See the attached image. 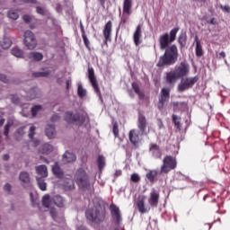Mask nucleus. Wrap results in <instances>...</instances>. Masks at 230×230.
Listing matches in <instances>:
<instances>
[{
    "instance_id": "nucleus-56",
    "label": "nucleus",
    "mask_w": 230,
    "mask_h": 230,
    "mask_svg": "<svg viewBox=\"0 0 230 230\" xmlns=\"http://www.w3.org/2000/svg\"><path fill=\"white\" fill-rule=\"evenodd\" d=\"M49 213H50V216L52 217L53 220H55L57 218V209L51 208Z\"/></svg>"
},
{
    "instance_id": "nucleus-53",
    "label": "nucleus",
    "mask_w": 230,
    "mask_h": 230,
    "mask_svg": "<svg viewBox=\"0 0 230 230\" xmlns=\"http://www.w3.org/2000/svg\"><path fill=\"white\" fill-rule=\"evenodd\" d=\"M22 19H23L24 22H26V24H30V22H31V16H30L28 14H24L22 16Z\"/></svg>"
},
{
    "instance_id": "nucleus-23",
    "label": "nucleus",
    "mask_w": 230,
    "mask_h": 230,
    "mask_svg": "<svg viewBox=\"0 0 230 230\" xmlns=\"http://www.w3.org/2000/svg\"><path fill=\"white\" fill-rule=\"evenodd\" d=\"M52 172L57 179H62L64 177V171H62L58 163L52 166Z\"/></svg>"
},
{
    "instance_id": "nucleus-55",
    "label": "nucleus",
    "mask_w": 230,
    "mask_h": 230,
    "mask_svg": "<svg viewBox=\"0 0 230 230\" xmlns=\"http://www.w3.org/2000/svg\"><path fill=\"white\" fill-rule=\"evenodd\" d=\"M0 81L4 82V84H8V82H10L8 77H6V75H4L3 74H0Z\"/></svg>"
},
{
    "instance_id": "nucleus-13",
    "label": "nucleus",
    "mask_w": 230,
    "mask_h": 230,
    "mask_svg": "<svg viewBox=\"0 0 230 230\" xmlns=\"http://www.w3.org/2000/svg\"><path fill=\"white\" fill-rule=\"evenodd\" d=\"M148 125V122L146 121V117L143 114L138 115L137 119V128L141 132V136H146V126Z\"/></svg>"
},
{
    "instance_id": "nucleus-64",
    "label": "nucleus",
    "mask_w": 230,
    "mask_h": 230,
    "mask_svg": "<svg viewBox=\"0 0 230 230\" xmlns=\"http://www.w3.org/2000/svg\"><path fill=\"white\" fill-rule=\"evenodd\" d=\"M3 159H4V161H9L10 160V155H8V154L4 155Z\"/></svg>"
},
{
    "instance_id": "nucleus-38",
    "label": "nucleus",
    "mask_w": 230,
    "mask_h": 230,
    "mask_svg": "<svg viewBox=\"0 0 230 230\" xmlns=\"http://www.w3.org/2000/svg\"><path fill=\"white\" fill-rule=\"evenodd\" d=\"M41 202H42V206H44V208H49V206L51 204V199H50L49 194H46L45 196H43Z\"/></svg>"
},
{
    "instance_id": "nucleus-34",
    "label": "nucleus",
    "mask_w": 230,
    "mask_h": 230,
    "mask_svg": "<svg viewBox=\"0 0 230 230\" xmlns=\"http://www.w3.org/2000/svg\"><path fill=\"white\" fill-rule=\"evenodd\" d=\"M37 182L41 191H46V190H48V184L46 183L43 178H37Z\"/></svg>"
},
{
    "instance_id": "nucleus-22",
    "label": "nucleus",
    "mask_w": 230,
    "mask_h": 230,
    "mask_svg": "<svg viewBox=\"0 0 230 230\" xmlns=\"http://www.w3.org/2000/svg\"><path fill=\"white\" fill-rule=\"evenodd\" d=\"M63 188L65 191L75 190V181H73V179H65L63 181Z\"/></svg>"
},
{
    "instance_id": "nucleus-50",
    "label": "nucleus",
    "mask_w": 230,
    "mask_h": 230,
    "mask_svg": "<svg viewBox=\"0 0 230 230\" xmlns=\"http://www.w3.org/2000/svg\"><path fill=\"white\" fill-rule=\"evenodd\" d=\"M28 94H30L29 100H35V98L39 97L37 96V88L31 89Z\"/></svg>"
},
{
    "instance_id": "nucleus-16",
    "label": "nucleus",
    "mask_w": 230,
    "mask_h": 230,
    "mask_svg": "<svg viewBox=\"0 0 230 230\" xmlns=\"http://www.w3.org/2000/svg\"><path fill=\"white\" fill-rule=\"evenodd\" d=\"M103 37L105 39L104 44L107 46V42L111 40V35L112 33V22L109 21L105 25L102 31Z\"/></svg>"
},
{
    "instance_id": "nucleus-41",
    "label": "nucleus",
    "mask_w": 230,
    "mask_h": 230,
    "mask_svg": "<svg viewBox=\"0 0 230 230\" xmlns=\"http://www.w3.org/2000/svg\"><path fill=\"white\" fill-rule=\"evenodd\" d=\"M172 123H174V126L178 130H181V117H178L177 115H172Z\"/></svg>"
},
{
    "instance_id": "nucleus-59",
    "label": "nucleus",
    "mask_w": 230,
    "mask_h": 230,
    "mask_svg": "<svg viewBox=\"0 0 230 230\" xmlns=\"http://www.w3.org/2000/svg\"><path fill=\"white\" fill-rule=\"evenodd\" d=\"M12 102L13 103H14L15 105L19 104V98H17L15 95H13L12 97Z\"/></svg>"
},
{
    "instance_id": "nucleus-43",
    "label": "nucleus",
    "mask_w": 230,
    "mask_h": 230,
    "mask_svg": "<svg viewBox=\"0 0 230 230\" xmlns=\"http://www.w3.org/2000/svg\"><path fill=\"white\" fill-rule=\"evenodd\" d=\"M7 15L9 19H13V21H17V19H19V13L15 10H10Z\"/></svg>"
},
{
    "instance_id": "nucleus-18",
    "label": "nucleus",
    "mask_w": 230,
    "mask_h": 230,
    "mask_svg": "<svg viewBox=\"0 0 230 230\" xmlns=\"http://www.w3.org/2000/svg\"><path fill=\"white\" fill-rule=\"evenodd\" d=\"M142 28L143 25L138 24L136 28V31L133 34V40L135 42V46H139V44H141V37H142Z\"/></svg>"
},
{
    "instance_id": "nucleus-3",
    "label": "nucleus",
    "mask_w": 230,
    "mask_h": 230,
    "mask_svg": "<svg viewBox=\"0 0 230 230\" xmlns=\"http://www.w3.org/2000/svg\"><path fill=\"white\" fill-rule=\"evenodd\" d=\"M75 181L80 188V190H88V188H91V181L89 180V174L84 168H79L75 175Z\"/></svg>"
},
{
    "instance_id": "nucleus-52",
    "label": "nucleus",
    "mask_w": 230,
    "mask_h": 230,
    "mask_svg": "<svg viewBox=\"0 0 230 230\" xmlns=\"http://www.w3.org/2000/svg\"><path fill=\"white\" fill-rule=\"evenodd\" d=\"M35 130H37L35 126L30 128L29 139H33V137H35Z\"/></svg>"
},
{
    "instance_id": "nucleus-62",
    "label": "nucleus",
    "mask_w": 230,
    "mask_h": 230,
    "mask_svg": "<svg viewBox=\"0 0 230 230\" xmlns=\"http://www.w3.org/2000/svg\"><path fill=\"white\" fill-rule=\"evenodd\" d=\"M58 119H60V117H58V115H53L51 117V121H58Z\"/></svg>"
},
{
    "instance_id": "nucleus-35",
    "label": "nucleus",
    "mask_w": 230,
    "mask_h": 230,
    "mask_svg": "<svg viewBox=\"0 0 230 230\" xmlns=\"http://www.w3.org/2000/svg\"><path fill=\"white\" fill-rule=\"evenodd\" d=\"M97 164L99 170L102 172L103 168H105V157L100 155L97 158Z\"/></svg>"
},
{
    "instance_id": "nucleus-17",
    "label": "nucleus",
    "mask_w": 230,
    "mask_h": 230,
    "mask_svg": "<svg viewBox=\"0 0 230 230\" xmlns=\"http://www.w3.org/2000/svg\"><path fill=\"white\" fill-rule=\"evenodd\" d=\"M149 152H151L155 159H161V157H163V152H161V147H159L157 144H150Z\"/></svg>"
},
{
    "instance_id": "nucleus-40",
    "label": "nucleus",
    "mask_w": 230,
    "mask_h": 230,
    "mask_svg": "<svg viewBox=\"0 0 230 230\" xmlns=\"http://www.w3.org/2000/svg\"><path fill=\"white\" fill-rule=\"evenodd\" d=\"M172 105L174 112H177V111H182V107H184L186 103L176 102H172Z\"/></svg>"
},
{
    "instance_id": "nucleus-29",
    "label": "nucleus",
    "mask_w": 230,
    "mask_h": 230,
    "mask_svg": "<svg viewBox=\"0 0 230 230\" xmlns=\"http://www.w3.org/2000/svg\"><path fill=\"white\" fill-rule=\"evenodd\" d=\"M179 80V76L175 72H169L166 74V82L167 84H175Z\"/></svg>"
},
{
    "instance_id": "nucleus-47",
    "label": "nucleus",
    "mask_w": 230,
    "mask_h": 230,
    "mask_svg": "<svg viewBox=\"0 0 230 230\" xmlns=\"http://www.w3.org/2000/svg\"><path fill=\"white\" fill-rule=\"evenodd\" d=\"M82 39L87 50L91 51V41H89V38H87V34H84V36H82Z\"/></svg>"
},
{
    "instance_id": "nucleus-28",
    "label": "nucleus",
    "mask_w": 230,
    "mask_h": 230,
    "mask_svg": "<svg viewBox=\"0 0 230 230\" xmlns=\"http://www.w3.org/2000/svg\"><path fill=\"white\" fill-rule=\"evenodd\" d=\"M29 58L34 62H40L44 58V55L40 52H31L29 53Z\"/></svg>"
},
{
    "instance_id": "nucleus-26",
    "label": "nucleus",
    "mask_w": 230,
    "mask_h": 230,
    "mask_svg": "<svg viewBox=\"0 0 230 230\" xmlns=\"http://www.w3.org/2000/svg\"><path fill=\"white\" fill-rule=\"evenodd\" d=\"M158 173L157 170H149L146 174V177L151 184H154L155 182V179H157Z\"/></svg>"
},
{
    "instance_id": "nucleus-45",
    "label": "nucleus",
    "mask_w": 230,
    "mask_h": 230,
    "mask_svg": "<svg viewBox=\"0 0 230 230\" xmlns=\"http://www.w3.org/2000/svg\"><path fill=\"white\" fill-rule=\"evenodd\" d=\"M36 13H39L40 15H49V12L46 10L44 7L37 6L36 7Z\"/></svg>"
},
{
    "instance_id": "nucleus-39",
    "label": "nucleus",
    "mask_w": 230,
    "mask_h": 230,
    "mask_svg": "<svg viewBox=\"0 0 230 230\" xmlns=\"http://www.w3.org/2000/svg\"><path fill=\"white\" fill-rule=\"evenodd\" d=\"M112 132L115 137H119V126L116 121H112Z\"/></svg>"
},
{
    "instance_id": "nucleus-54",
    "label": "nucleus",
    "mask_w": 230,
    "mask_h": 230,
    "mask_svg": "<svg viewBox=\"0 0 230 230\" xmlns=\"http://www.w3.org/2000/svg\"><path fill=\"white\" fill-rule=\"evenodd\" d=\"M26 128V127H21L16 130V134H18V136H23L25 134L24 129Z\"/></svg>"
},
{
    "instance_id": "nucleus-4",
    "label": "nucleus",
    "mask_w": 230,
    "mask_h": 230,
    "mask_svg": "<svg viewBox=\"0 0 230 230\" xmlns=\"http://www.w3.org/2000/svg\"><path fill=\"white\" fill-rule=\"evenodd\" d=\"M175 168H177V158L172 155H166L163 160L160 173L167 175V173H170V172H172V170H175Z\"/></svg>"
},
{
    "instance_id": "nucleus-14",
    "label": "nucleus",
    "mask_w": 230,
    "mask_h": 230,
    "mask_svg": "<svg viewBox=\"0 0 230 230\" xmlns=\"http://www.w3.org/2000/svg\"><path fill=\"white\" fill-rule=\"evenodd\" d=\"M146 200V196L145 195L139 196L137 200V208L139 213H141V215H145V213H148V211H150V208H146L145 206Z\"/></svg>"
},
{
    "instance_id": "nucleus-12",
    "label": "nucleus",
    "mask_w": 230,
    "mask_h": 230,
    "mask_svg": "<svg viewBox=\"0 0 230 230\" xmlns=\"http://www.w3.org/2000/svg\"><path fill=\"white\" fill-rule=\"evenodd\" d=\"M65 119L67 121V123H75V121H77L78 123H84L85 121V119L84 117L80 116V114H73L71 111H66L65 113Z\"/></svg>"
},
{
    "instance_id": "nucleus-58",
    "label": "nucleus",
    "mask_w": 230,
    "mask_h": 230,
    "mask_svg": "<svg viewBox=\"0 0 230 230\" xmlns=\"http://www.w3.org/2000/svg\"><path fill=\"white\" fill-rule=\"evenodd\" d=\"M4 191H8V192L12 191V185H10V183H6L4 187Z\"/></svg>"
},
{
    "instance_id": "nucleus-19",
    "label": "nucleus",
    "mask_w": 230,
    "mask_h": 230,
    "mask_svg": "<svg viewBox=\"0 0 230 230\" xmlns=\"http://www.w3.org/2000/svg\"><path fill=\"white\" fill-rule=\"evenodd\" d=\"M45 134L49 139H53L57 136V131L55 130V125H48L45 128Z\"/></svg>"
},
{
    "instance_id": "nucleus-44",
    "label": "nucleus",
    "mask_w": 230,
    "mask_h": 230,
    "mask_svg": "<svg viewBox=\"0 0 230 230\" xmlns=\"http://www.w3.org/2000/svg\"><path fill=\"white\" fill-rule=\"evenodd\" d=\"M129 15L122 13V16L120 18L119 26H125L127 22H128Z\"/></svg>"
},
{
    "instance_id": "nucleus-25",
    "label": "nucleus",
    "mask_w": 230,
    "mask_h": 230,
    "mask_svg": "<svg viewBox=\"0 0 230 230\" xmlns=\"http://www.w3.org/2000/svg\"><path fill=\"white\" fill-rule=\"evenodd\" d=\"M36 173H38L41 179H46V177H48V167L46 165L37 166Z\"/></svg>"
},
{
    "instance_id": "nucleus-51",
    "label": "nucleus",
    "mask_w": 230,
    "mask_h": 230,
    "mask_svg": "<svg viewBox=\"0 0 230 230\" xmlns=\"http://www.w3.org/2000/svg\"><path fill=\"white\" fill-rule=\"evenodd\" d=\"M41 110H42V106H40V105H36V106L32 107L31 108L32 117L35 118V116H37V112Z\"/></svg>"
},
{
    "instance_id": "nucleus-46",
    "label": "nucleus",
    "mask_w": 230,
    "mask_h": 230,
    "mask_svg": "<svg viewBox=\"0 0 230 230\" xmlns=\"http://www.w3.org/2000/svg\"><path fill=\"white\" fill-rule=\"evenodd\" d=\"M32 76H34V78H40V77L49 76V71H47V72H35V73L32 74Z\"/></svg>"
},
{
    "instance_id": "nucleus-63",
    "label": "nucleus",
    "mask_w": 230,
    "mask_h": 230,
    "mask_svg": "<svg viewBox=\"0 0 230 230\" xmlns=\"http://www.w3.org/2000/svg\"><path fill=\"white\" fill-rule=\"evenodd\" d=\"M223 10H225L226 12V13H230V6L229 5H225L223 7Z\"/></svg>"
},
{
    "instance_id": "nucleus-42",
    "label": "nucleus",
    "mask_w": 230,
    "mask_h": 230,
    "mask_svg": "<svg viewBox=\"0 0 230 230\" xmlns=\"http://www.w3.org/2000/svg\"><path fill=\"white\" fill-rule=\"evenodd\" d=\"M42 152L47 155L51 154V152H53V146L51 144H44L42 146Z\"/></svg>"
},
{
    "instance_id": "nucleus-27",
    "label": "nucleus",
    "mask_w": 230,
    "mask_h": 230,
    "mask_svg": "<svg viewBox=\"0 0 230 230\" xmlns=\"http://www.w3.org/2000/svg\"><path fill=\"white\" fill-rule=\"evenodd\" d=\"M195 42H196V57H202L204 55V50L202 49V44L200 43V40H199V37H195Z\"/></svg>"
},
{
    "instance_id": "nucleus-2",
    "label": "nucleus",
    "mask_w": 230,
    "mask_h": 230,
    "mask_svg": "<svg viewBox=\"0 0 230 230\" xmlns=\"http://www.w3.org/2000/svg\"><path fill=\"white\" fill-rule=\"evenodd\" d=\"M85 217L87 220L93 222V224H102V222L105 221L107 210H105V208H102V206L95 207L94 208L86 210Z\"/></svg>"
},
{
    "instance_id": "nucleus-15",
    "label": "nucleus",
    "mask_w": 230,
    "mask_h": 230,
    "mask_svg": "<svg viewBox=\"0 0 230 230\" xmlns=\"http://www.w3.org/2000/svg\"><path fill=\"white\" fill-rule=\"evenodd\" d=\"M128 139H129L131 145H133V146H137V145H139V141H140L139 131L137 129L129 130Z\"/></svg>"
},
{
    "instance_id": "nucleus-37",
    "label": "nucleus",
    "mask_w": 230,
    "mask_h": 230,
    "mask_svg": "<svg viewBox=\"0 0 230 230\" xmlns=\"http://www.w3.org/2000/svg\"><path fill=\"white\" fill-rule=\"evenodd\" d=\"M12 55H13V57H17L18 58H21V57H22V55H24V52L22 51V49H19V48H13L11 50Z\"/></svg>"
},
{
    "instance_id": "nucleus-9",
    "label": "nucleus",
    "mask_w": 230,
    "mask_h": 230,
    "mask_svg": "<svg viewBox=\"0 0 230 230\" xmlns=\"http://www.w3.org/2000/svg\"><path fill=\"white\" fill-rule=\"evenodd\" d=\"M110 211H111V216L114 224H116V226H119L122 220L121 211L119 210V207L116 206L115 204H111Z\"/></svg>"
},
{
    "instance_id": "nucleus-6",
    "label": "nucleus",
    "mask_w": 230,
    "mask_h": 230,
    "mask_svg": "<svg viewBox=\"0 0 230 230\" xmlns=\"http://www.w3.org/2000/svg\"><path fill=\"white\" fill-rule=\"evenodd\" d=\"M23 42L28 49H35L37 48V39L31 31H26L24 32Z\"/></svg>"
},
{
    "instance_id": "nucleus-8",
    "label": "nucleus",
    "mask_w": 230,
    "mask_h": 230,
    "mask_svg": "<svg viewBox=\"0 0 230 230\" xmlns=\"http://www.w3.org/2000/svg\"><path fill=\"white\" fill-rule=\"evenodd\" d=\"M166 102H170V89L163 88L157 103L159 111H163V109H164V103H166Z\"/></svg>"
},
{
    "instance_id": "nucleus-24",
    "label": "nucleus",
    "mask_w": 230,
    "mask_h": 230,
    "mask_svg": "<svg viewBox=\"0 0 230 230\" xmlns=\"http://www.w3.org/2000/svg\"><path fill=\"white\" fill-rule=\"evenodd\" d=\"M132 89L137 94L139 100H145V92L141 91L139 84L137 82L132 83Z\"/></svg>"
},
{
    "instance_id": "nucleus-11",
    "label": "nucleus",
    "mask_w": 230,
    "mask_h": 230,
    "mask_svg": "<svg viewBox=\"0 0 230 230\" xmlns=\"http://www.w3.org/2000/svg\"><path fill=\"white\" fill-rule=\"evenodd\" d=\"M160 197L161 194L159 193V190L152 189L148 199V204L151 206V208H157V206H159Z\"/></svg>"
},
{
    "instance_id": "nucleus-5",
    "label": "nucleus",
    "mask_w": 230,
    "mask_h": 230,
    "mask_svg": "<svg viewBox=\"0 0 230 230\" xmlns=\"http://www.w3.org/2000/svg\"><path fill=\"white\" fill-rule=\"evenodd\" d=\"M199 82V75H195L194 77H186L182 79L181 82L178 85L179 93H184L188 89H191L195 84Z\"/></svg>"
},
{
    "instance_id": "nucleus-1",
    "label": "nucleus",
    "mask_w": 230,
    "mask_h": 230,
    "mask_svg": "<svg viewBox=\"0 0 230 230\" xmlns=\"http://www.w3.org/2000/svg\"><path fill=\"white\" fill-rule=\"evenodd\" d=\"M179 32V27L173 28L171 30L170 34L165 32L160 35L158 42L160 45V49L165 50L164 55L159 58L157 62V67H164L168 66H173L179 58V49L177 45H171L172 42H175L177 39V33Z\"/></svg>"
},
{
    "instance_id": "nucleus-7",
    "label": "nucleus",
    "mask_w": 230,
    "mask_h": 230,
    "mask_svg": "<svg viewBox=\"0 0 230 230\" xmlns=\"http://www.w3.org/2000/svg\"><path fill=\"white\" fill-rule=\"evenodd\" d=\"M88 78L92 84L94 93H96L99 98H102V91H100V86H98V81L96 80V75H94V68H88Z\"/></svg>"
},
{
    "instance_id": "nucleus-20",
    "label": "nucleus",
    "mask_w": 230,
    "mask_h": 230,
    "mask_svg": "<svg viewBox=\"0 0 230 230\" xmlns=\"http://www.w3.org/2000/svg\"><path fill=\"white\" fill-rule=\"evenodd\" d=\"M75 161H76V155L75 154L66 151L63 155V163H75Z\"/></svg>"
},
{
    "instance_id": "nucleus-21",
    "label": "nucleus",
    "mask_w": 230,
    "mask_h": 230,
    "mask_svg": "<svg viewBox=\"0 0 230 230\" xmlns=\"http://www.w3.org/2000/svg\"><path fill=\"white\" fill-rule=\"evenodd\" d=\"M122 13H126V15L132 13V0H124Z\"/></svg>"
},
{
    "instance_id": "nucleus-10",
    "label": "nucleus",
    "mask_w": 230,
    "mask_h": 230,
    "mask_svg": "<svg viewBox=\"0 0 230 230\" xmlns=\"http://www.w3.org/2000/svg\"><path fill=\"white\" fill-rule=\"evenodd\" d=\"M174 73L178 78H182L190 73V65L186 62H181L179 66L175 67Z\"/></svg>"
},
{
    "instance_id": "nucleus-61",
    "label": "nucleus",
    "mask_w": 230,
    "mask_h": 230,
    "mask_svg": "<svg viewBox=\"0 0 230 230\" xmlns=\"http://www.w3.org/2000/svg\"><path fill=\"white\" fill-rule=\"evenodd\" d=\"M208 24H217V20L215 18H212L210 21H207Z\"/></svg>"
},
{
    "instance_id": "nucleus-48",
    "label": "nucleus",
    "mask_w": 230,
    "mask_h": 230,
    "mask_svg": "<svg viewBox=\"0 0 230 230\" xmlns=\"http://www.w3.org/2000/svg\"><path fill=\"white\" fill-rule=\"evenodd\" d=\"M10 127H12V123L7 122L4 128V135L5 136V138L8 139L9 134H10Z\"/></svg>"
},
{
    "instance_id": "nucleus-57",
    "label": "nucleus",
    "mask_w": 230,
    "mask_h": 230,
    "mask_svg": "<svg viewBox=\"0 0 230 230\" xmlns=\"http://www.w3.org/2000/svg\"><path fill=\"white\" fill-rule=\"evenodd\" d=\"M79 26H80V30H81L82 36L87 35V34L85 33V29L84 28V23H82V22H79Z\"/></svg>"
},
{
    "instance_id": "nucleus-60",
    "label": "nucleus",
    "mask_w": 230,
    "mask_h": 230,
    "mask_svg": "<svg viewBox=\"0 0 230 230\" xmlns=\"http://www.w3.org/2000/svg\"><path fill=\"white\" fill-rule=\"evenodd\" d=\"M33 146H39L40 145V140L32 138Z\"/></svg>"
},
{
    "instance_id": "nucleus-36",
    "label": "nucleus",
    "mask_w": 230,
    "mask_h": 230,
    "mask_svg": "<svg viewBox=\"0 0 230 230\" xmlns=\"http://www.w3.org/2000/svg\"><path fill=\"white\" fill-rule=\"evenodd\" d=\"M0 46L3 48V49H8V48L12 47V41L10 39L5 38L1 41Z\"/></svg>"
},
{
    "instance_id": "nucleus-32",
    "label": "nucleus",
    "mask_w": 230,
    "mask_h": 230,
    "mask_svg": "<svg viewBox=\"0 0 230 230\" xmlns=\"http://www.w3.org/2000/svg\"><path fill=\"white\" fill-rule=\"evenodd\" d=\"M187 40H188V36H186V33H181L178 37V44H180L181 48H186Z\"/></svg>"
},
{
    "instance_id": "nucleus-30",
    "label": "nucleus",
    "mask_w": 230,
    "mask_h": 230,
    "mask_svg": "<svg viewBox=\"0 0 230 230\" xmlns=\"http://www.w3.org/2000/svg\"><path fill=\"white\" fill-rule=\"evenodd\" d=\"M54 204L58 207V208H64V198H62V196L60 195H56L53 197L52 199Z\"/></svg>"
},
{
    "instance_id": "nucleus-31",
    "label": "nucleus",
    "mask_w": 230,
    "mask_h": 230,
    "mask_svg": "<svg viewBox=\"0 0 230 230\" xmlns=\"http://www.w3.org/2000/svg\"><path fill=\"white\" fill-rule=\"evenodd\" d=\"M19 179L22 184H30V174L26 172L20 173Z\"/></svg>"
},
{
    "instance_id": "nucleus-49",
    "label": "nucleus",
    "mask_w": 230,
    "mask_h": 230,
    "mask_svg": "<svg viewBox=\"0 0 230 230\" xmlns=\"http://www.w3.org/2000/svg\"><path fill=\"white\" fill-rule=\"evenodd\" d=\"M130 181H131V182L137 183L141 181V176H139V174L134 172L130 176Z\"/></svg>"
},
{
    "instance_id": "nucleus-33",
    "label": "nucleus",
    "mask_w": 230,
    "mask_h": 230,
    "mask_svg": "<svg viewBox=\"0 0 230 230\" xmlns=\"http://www.w3.org/2000/svg\"><path fill=\"white\" fill-rule=\"evenodd\" d=\"M77 96H79V98H85V96H87V90L84 89L81 84L77 85Z\"/></svg>"
}]
</instances>
